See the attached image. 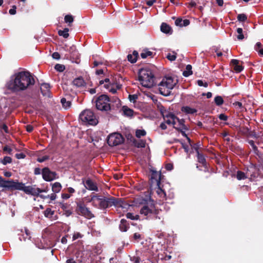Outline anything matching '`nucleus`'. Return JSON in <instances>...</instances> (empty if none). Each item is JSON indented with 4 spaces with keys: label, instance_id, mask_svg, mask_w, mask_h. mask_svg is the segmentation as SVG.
Listing matches in <instances>:
<instances>
[{
    "label": "nucleus",
    "instance_id": "f257e3e1",
    "mask_svg": "<svg viewBox=\"0 0 263 263\" xmlns=\"http://www.w3.org/2000/svg\"><path fill=\"white\" fill-rule=\"evenodd\" d=\"M35 81L28 71H21L14 75V79L7 83L8 89L13 91H23L34 84Z\"/></svg>",
    "mask_w": 263,
    "mask_h": 263
},
{
    "label": "nucleus",
    "instance_id": "f03ea898",
    "mask_svg": "<svg viewBox=\"0 0 263 263\" xmlns=\"http://www.w3.org/2000/svg\"><path fill=\"white\" fill-rule=\"evenodd\" d=\"M145 202L142 204L140 213L146 217L147 219H161L160 214L162 210L156 206L153 200H144Z\"/></svg>",
    "mask_w": 263,
    "mask_h": 263
},
{
    "label": "nucleus",
    "instance_id": "7ed1b4c3",
    "mask_svg": "<svg viewBox=\"0 0 263 263\" xmlns=\"http://www.w3.org/2000/svg\"><path fill=\"white\" fill-rule=\"evenodd\" d=\"M91 201L94 203L97 202L99 208L101 209H105L112 206L123 208L122 200L113 196L100 198L99 196L95 195L91 197Z\"/></svg>",
    "mask_w": 263,
    "mask_h": 263
},
{
    "label": "nucleus",
    "instance_id": "20e7f679",
    "mask_svg": "<svg viewBox=\"0 0 263 263\" xmlns=\"http://www.w3.org/2000/svg\"><path fill=\"white\" fill-rule=\"evenodd\" d=\"M151 174L149 179V185L151 190H156V193L161 198H165L166 193L161 185V181L163 179L164 176L160 172L151 170Z\"/></svg>",
    "mask_w": 263,
    "mask_h": 263
},
{
    "label": "nucleus",
    "instance_id": "39448f33",
    "mask_svg": "<svg viewBox=\"0 0 263 263\" xmlns=\"http://www.w3.org/2000/svg\"><path fill=\"white\" fill-rule=\"evenodd\" d=\"M138 79L141 85L145 88H151L155 84V77L152 71L148 69L142 68L140 70Z\"/></svg>",
    "mask_w": 263,
    "mask_h": 263
},
{
    "label": "nucleus",
    "instance_id": "423d86ee",
    "mask_svg": "<svg viewBox=\"0 0 263 263\" xmlns=\"http://www.w3.org/2000/svg\"><path fill=\"white\" fill-rule=\"evenodd\" d=\"M178 81L176 79L171 77L163 78L159 84L160 93L164 96H168L171 94L172 90L177 84Z\"/></svg>",
    "mask_w": 263,
    "mask_h": 263
},
{
    "label": "nucleus",
    "instance_id": "0eeeda50",
    "mask_svg": "<svg viewBox=\"0 0 263 263\" xmlns=\"http://www.w3.org/2000/svg\"><path fill=\"white\" fill-rule=\"evenodd\" d=\"M95 103L97 109L99 110L107 111L110 110V99L106 95L99 96Z\"/></svg>",
    "mask_w": 263,
    "mask_h": 263
},
{
    "label": "nucleus",
    "instance_id": "6e6552de",
    "mask_svg": "<svg viewBox=\"0 0 263 263\" xmlns=\"http://www.w3.org/2000/svg\"><path fill=\"white\" fill-rule=\"evenodd\" d=\"M79 118L82 122L89 125H96L98 123L95 114L90 109L84 110L80 114Z\"/></svg>",
    "mask_w": 263,
    "mask_h": 263
},
{
    "label": "nucleus",
    "instance_id": "1a4fd4ad",
    "mask_svg": "<svg viewBox=\"0 0 263 263\" xmlns=\"http://www.w3.org/2000/svg\"><path fill=\"white\" fill-rule=\"evenodd\" d=\"M123 136L118 133L109 134L107 137V143L110 146H117L124 142Z\"/></svg>",
    "mask_w": 263,
    "mask_h": 263
},
{
    "label": "nucleus",
    "instance_id": "9d476101",
    "mask_svg": "<svg viewBox=\"0 0 263 263\" xmlns=\"http://www.w3.org/2000/svg\"><path fill=\"white\" fill-rule=\"evenodd\" d=\"M77 213L80 215L83 216L88 219L94 217V215L88 208L86 207L83 201L77 202V207L76 208Z\"/></svg>",
    "mask_w": 263,
    "mask_h": 263
},
{
    "label": "nucleus",
    "instance_id": "9b49d317",
    "mask_svg": "<svg viewBox=\"0 0 263 263\" xmlns=\"http://www.w3.org/2000/svg\"><path fill=\"white\" fill-rule=\"evenodd\" d=\"M262 173L263 160L261 161H258V163L257 164H251V165L247 169V172L246 173L248 175H250L251 177H256V175Z\"/></svg>",
    "mask_w": 263,
    "mask_h": 263
},
{
    "label": "nucleus",
    "instance_id": "f8f14e48",
    "mask_svg": "<svg viewBox=\"0 0 263 263\" xmlns=\"http://www.w3.org/2000/svg\"><path fill=\"white\" fill-rule=\"evenodd\" d=\"M24 183L22 182H15L14 180H4L2 187L8 188L11 190H20L23 189Z\"/></svg>",
    "mask_w": 263,
    "mask_h": 263
},
{
    "label": "nucleus",
    "instance_id": "ddd939ff",
    "mask_svg": "<svg viewBox=\"0 0 263 263\" xmlns=\"http://www.w3.org/2000/svg\"><path fill=\"white\" fill-rule=\"evenodd\" d=\"M42 174L43 179L46 181H51L59 177L55 172L50 171L47 167L42 169Z\"/></svg>",
    "mask_w": 263,
    "mask_h": 263
},
{
    "label": "nucleus",
    "instance_id": "4468645a",
    "mask_svg": "<svg viewBox=\"0 0 263 263\" xmlns=\"http://www.w3.org/2000/svg\"><path fill=\"white\" fill-rule=\"evenodd\" d=\"M184 123L185 121L183 119H179L177 117L174 127L178 130H180L183 136L187 137L185 131L188 130L189 128Z\"/></svg>",
    "mask_w": 263,
    "mask_h": 263
},
{
    "label": "nucleus",
    "instance_id": "2eb2a0df",
    "mask_svg": "<svg viewBox=\"0 0 263 263\" xmlns=\"http://www.w3.org/2000/svg\"><path fill=\"white\" fill-rule=\"evenodd\" d=\"M26 194L31 195L34 196L39 195L41 193V189L35 188L32 186H25V184L23 186V190Z\"/></svg>",
    "mask_w": 263,
    "mask_h": 263
},
{
    "label": "nucleus",
    "instance_id": "dca6fc26",
    "mask_svg": "<svg viewBox=\"0 0 263 263\" xmlns=\"http://www.w3.org/2000/svg\"><path fill=\"white\" fill-rule=\"evenodd\" d=\"M82 182L85 187L88 190L98 191V188L97 184L93 182L90 178L85 180V178H82Z\"/></svg>",
    "mask_w": 263,
    "mask_h": 263
},
{
    "label": "nucleus",
    "instance_id": "f3484780",
    "mask_svg": "<svg viewBox=\"0 0 263 263\" xmlns=\"http://www.w3.org/2000/svg\"><path fill=\"white\" fill-rule=\"evenodd\" d=\"M163 119L166 123L168 124L174 125L177 117L171 113H167L166 112H162Z\"/></svg>",
    "mask_w": 263,
    "mask_h": 263
},
{
    "label": "nucleus",
    "instance_id": "a211bd4d",
    "mask_svg": "<svg viewBox=\"0 0 263 263\" xmlns=\"http://www.w3.org/2000/svg\"><path fill=\"white\" fill-rule=\"evenodd\" d=\"M239 63V61L236 59H233L231 62V64L233 66L234 70L237 73L241 72L243 69V67Z\"/></svg>",
    "mask_w": 263,
    "mask_h": 263
},
{
    "label": "nucleus",
    "instance_id": "6ab92c4d",
    "mask_svg": "<svg viewBox=\"0 0 263 263\" xmlns=\"http://www.w3.org/2000/svg\"><path fill=\"white\" fill-rule=\"evenodd\" d=\"M41 91L44 96L48 97L50 96V86L48 84H42L41 86Z\"/></svg>",
    "mask_w": 263,
    "mask_h": 263
},
{
    "label": "nucleus",
    "instance_id": "aec40b11",
    "mask_svg": "<svg viewBox=\"0 0 263 263\" xmlns=\"http://www.w3.org/2000/svg\"><path fill=\"white\" fill-rule=\"evenodd\" d=\"M196 153H197V157L198 161L201 163L202 166H206V162L204 156L199 151V149H194Z\"/></svg>",
    "mask_w": 263,
    "mask_h": 263
},
{
    "label": "nucleus",
    "instance_id": "412c9836",
    "mask_svg": "<svg viewBox=\"0 0 263 263\" xmlns=\"http://www.w3.org/2000/svg\"><path fill=\"white\" fill-rule=\"evenodd\" d=\"M129 228V224L125 219H122L120 221L119 229L122 232H126Z\"/></svg>",
    "mask_w": 263,
    "mask_h": 263
},
{
    "label": "nucleus",
    "instance_id": "4be33fe9",
    "mask_svg": "<svg viewBox=\"0 0 263 263\" xmlns=\"http://www.w3.org/2000/svg\"><path fill=\"white\" fill-rule=\"evenodd\" d=\"M161 31L166 34H171L173 32L172 28L165 23H162L161 25Z\"/></svg>",
    "mask_w": 263,
    "mask_h": 263
},
{
    "label": "nucleus",
    "instance_id": "5701e85b",
    "mask_svg": "<svg viewBox=\"0 0 263 263\" xmlns=\"http://www.w3.org/2000/svg\"><path fill=\"white\" fill-rule=\"evenodd\" d=\"M104 87L107 89L110 92L114 94L117 92V90L120 88L119 85H117L116 87H114V85L112 84H104Z\"/></svg>",
    "mask_w": 263,
    "mask_h": 263
},
{
    "label": "nucleus",
    "instance_id": "b1692460",
    "mask_svg": "<svg viewBox=\"0 0 263 263\" xmlns=\"http://www.w3.org/2000/svg\"><path fill=\"white\" fill-rule=\"evenodd\" d=\"M138 57V52L136 51H134L132 54H129L127 55V59L130 62L132 63H134L137 61Z\"/></svg>",
    "mask_w": 263,
    "mask_h": 263
},
{
    "label": "nucleus",
    "instance_id": "393cba45",
    "mask_svg": "<svg viewBox=\"0 0 263 263\" xmlns=\"http://www.w3.org/2000/svg\"><path fill=\"white\" fill-rule=\"evenodd\" d=\"M122 111L123 112V114L124 116L127 117H132L134 114V111L132 109L129 108L126 106H124L122 107Z\"/></svg>",
    "mask_w": 263,
    "mask_h": 263
},
{
    "label": "nucleus",
    "instance_id": "a878e982",
    "mask_svg": "<svg viewBox=\"0 0 263 263\" xmlns=\"http://www.w3.org/2000/svg\"><path fill=\"white\" fill-rule=\"evenodd\" d=\"M73 84L78 87H80L84 86L85 83L82 78H78L75 79L72 82Z\"/></svg>",
    "mask_w": 263,
    "mask_h": 263
},
{
    "label": "nucleus",
    "instance_id": "bb28decb",
    "mask_svg": "<svg viewBox=\"0 0 263 263\" xmlns=\"http://www.w3.org/2000/svg\"><path fill=\"white\" fill-rule=\"evenodd\" d=\"M181 111L187 114H193L197 112V110L196 109L191 108L189 106L182 107Z\"/></svg>",
    "mask_w": 263,
    "mask_h": 263
},
{
    "label": "nucleus",
    "instance_id": "cd10ccee",
    "mask_svg": "<svg viewBox=\"0 0 263 263\" xmlns=\"http://www.w3.org/2000/svg\"><path fill=\"white\" fill-rule=\"evenodd\" d=\"M143 238L142 235L139 233H135L133 236L130 237V240L134 242H139Z\"/></svg>",
    "mask_w": 263,
    "mask_h": 263
},
{
    "label": "nucleus",
    "instance_id": "c85d7f7f",
    "mask_svg": "<svg viewBox=\"0 0 263 263\" xmlns=\"http://www.w3.org/2000/svg\"><path fill=\"white\" fill-rule=\"evenodd\" d=\"M62 189V185L60 182H56L52 185V191L54 193H59Z\"/></svg>",
    "mask_w": 263,
    "mask_h": 263
},
{
    "label": "nucleus",
    "instance_id": "c756f323",
    "mask_svg": "<svg viewBox=\"0 0 263 263\" xmlns=\"http://www.w3.org/2000/svg\"><path fill=\"white\" fill-rule=\"evenodd\" d=\"M69 29L67 28H65L63 30H60L58 31V34L60 36H63L65 39L68 37L69 34L68 33Z\"/></svg>",
    "mask_w": 263,
    "mask_h": 263
},
{
    "label": "nucleus",
    "instance_id": "7c9ffc66",
    "mask_svg": "<svg viewBox=\"0 0 263 263\" xmlns=\"http://www.w3.org/2000/svg\"><path fill=\"white\" fill-rule=\"evenodd\" d=\"M140 55L142 59H145L148 57H152L153 53L151 51L145 49L142 51Z\"/></svg>",
    "mask_w": 263,
    "mask_h": 263
},
{
    "label": "nucleus",
    "instance_id": "2f4dec72",
    "mask_svg": "<svg viewBox=\"0 0 263 263\" xmlns=\"http://www.w3.org/2000/svg\"><path fill=\"white\" fill-rule=\"evenodd\" d=\"M61 102L62 104L63 107L65 109L69 108L71 105V102L70 101H67L66 99L64 98L61 100Z\"/></svg>",
    "mask_w": 263,
    "mask_h": 263
},
{
    "label": "nucleus",
    "instance_id": "473e14b6",
    "mask_svg": "<svg viewBox=\"0 0 263 263\" xmlns=\"http://www.w3.org/2000/svg\"><path fill=\"white\" fill-rule=\"evenodd\" d=\"M73 20L74 19L73 16L70 14H67L65 16L64 21L66 23L68 24L69 26H71V24L73 22Z\"/></svg>",
    "mask_w": 263,
    "mask_h": 263
},
{
    "label": "nucleus",
    "instance_id": "72a5a7b5",
    "mask_svg": "<svg viewBox=\"0 0 263 263\" xmlns=\"http://www.w3.org/2000/svg\"><path fill=\"white\" fill-rule=\"evenodd\" d=\"M192 66L187 65L186 66L185 70L183 72V75L185 77H188L192 74Z\"/></svg>",
    "mask_w": 263,
    "mask_h": 263
},
{
    "label": "nucleus",
    "instance_id": "f704fd0d",
    "mask_svg": "<svg viewBox=\"0 0 263 263\" xmlns=\"http://www.w3.org/2000/svg\"><path fill=\"white\" fill-rule=\"evenodd\" d=\"M144 150L145 151V154H143L141 156H138V158L143 159H147L148 160H149L151 158L150 149H144Z\"/></svg>",
    "mask_w": 263,
    "mask_h": 263
},
{
    "label": "nucleus",
    "instance_id": "c9c22d12",
    "mask_svg": "<svg viewBox=\"0 0 263 263\" xmlns=\"http://www.w3.org/2000/svg\"><path fill=\"white\" fill-rule=\"evenodd\" d=\"M44 216L46 217L51 218L53 215L54 214V211H52L51 209L47 208L46 209V210L44 212Z\"/></svg>",
    "mask_w": 263,
    "mask_h": 263
},
{
    "label": "nucleus",
    "instance_id": "e433bc0d",
    "mask_svg": "<svg viewBox=\"0 0 263 263\" xmlns=\"http://www.w3.org/2000/svg\"><path fill=\"white\" fill-rule=\"evenodd\" d=\"M138 148H149V146L146 141L143 140H140L137 143Z\"/></svg>",
    "mask_w": 263,
    "mask_h": 263
},
{
    "label": "nucleus",
    "instance_id": "4c0bfd02",
    "mask_svg": "<svg viewBox=\"0 0 263 263\" xmlns=\"http://www.w3.org/2000/svg\"><path fill=\"white\" fill-rule=\"evenodd\" d=\"M0 162L4 165H6L8 163H11L12 162V158L9 156H5L3 159L0 160Z\"/></svg>",
    "mask_w": 263,
    "mask_h": 263
},
{
    "label": "nucleus",
    "instance_id": "58836bf2",
    "mask_svg": "<svg viewBox=\"0 0 263 263\" xmlns=\"http://www.w3.org/2000/svg\"><path fill=\"white\" fill-rule=\"evenodd\" d=\"M237 33V38L239 40H242L244 39V35L243 34V31L242 28H238L236 30Z\"/></svg>",
    "mask_w": 263,
    "mask_h": 263
},
{
    "label": "nucleus",
    "instance_id": "ea45409f",
    "mask_svg": "<svg viewBox=\"0 0 263 263\" xmlns=\"http://www.w3.org/2000/svg\"><path fill=\"white\" fill-rule=\"evenodd\" d=\"M215 104L217 106H220L223 103V98L221 96H216L214 99Z\"/></svg>",
    "mask_w": 263,
    "mask_h": 263
},
{
    "label": "nucleus",
    "instance_id": "a19ab883",
    "mask_svg": "<svg viewBox=\"0 0 263 263\" xmlns=\"http://www.w3.org/2000/svg\"><path fill=\"white\" fill-rule=\"evenodd\" d=\"M146 135V132L144 129H137L136 131V136L138 138L144 136Z\"/></svg>",
    "mask_w": 263,
    "mask_h": 263
},
{
    "label": "nucleus",
    "instance_id": "79ce46f5",
    "mask_svg": "<svg viewBox=\"0 0 263 263\" xmlns=\"http://www.w3.org/2000/svg\"><path fill=\"white\" fill-rule=\"evenodd\" d=\"M166 58L168 60L174 61L176 59V53L174 52H173L172 53H168Z\"/></svg>",
    "mask_w": 263,
    "mask_h": 263
},
{
    "label": "nucleus",
    "instance_id": "37998d69",
    "mask_svg": "<svg viewBox=\"0 0 263 263\" xmlns=\"http://www.w3.org/2000/svg\"><path fill=\"white\" fill-rule=\"evenodd\" d=\"M236 177H237V179L239 180L244 179L247 178L245 173H243V172L240 171H238L237 172Z\"/></svg>",
    "mask_w": 263,
    "mask_h": 263
},
{
    "label": "nucleus",
    "instance_id": "c03bdc74",
    "mask_svg": "<svg viewBox=\"0 0 263 263\" xmlns=\"http://www.w3.org/2000/svg\"><path fill=\"white\" fill-rule=\"evenodd\" d=\"M54 68L56 70L59 72H63L65 69L64 65L60 64H56Z\"/></svg>",
    "mask_w": 263,
    "mask_h": 263
},
{
    "label": "nucleus",
    "instance_id": "a18cd8bd",
    "mask_svg": "<svg viewBox=\"0 0 263 263\" xmlns=\"http://www.w3.org/2000/svg\"><path fill=\"white\" fill-rule=\"evenodd\" d=\"M49 159V156L48 155H45L43 157H38L36 159L37 161L40 162V163H42V162H43L44 161H45L46 160H47Z\"/></svg>",
    "mask_w": 263,
    "mask_h": 263
},
{
    "label": "nucleus",
    "instance_id": "49530a36",
    "mask_svg": "<svg viewBox=\"0 0 263 263\" xmlns=\"http://www.w3.org/2000/svg\"><path fill=\"white\" fill-rule=\"evenodd\" d=\"M237 19L240 22H245L247 20V17L245 14H240L237 16Z\"/></svg>",
    "mask_w": 263,
    "mask_h": 263
},
{
    "label": "nucleus",
    "instance_id": "de8ad7c7",
    "mask_svg": "<svg viewBox=\"0 0 263 263\" xmlns=\"http://www.w3.org/2000/svg\"><path fill=\"white\" fill-rule=\"evenodd\" d=\"M15 157L18 159H24L26 155L24 153H17L15 154Z\"/></svg>",
    "mask_w": 263,
    "mask_h": 263
},
{
    "label": "nucleus",
    "instance_id": "09e8293b",
    "mask_svg": "<svg viewBox=\"0 0 263 263\" xmlns=\"http://www.w3.org/2000/svg\"><path fill=\"white\" fill-rule=\"evenodd\" d=\"M130 260L134 262V263H140L141 259L139 256H133L131 257Z\"/></svg>",
    "mask_w": 263,
    "mask_h": 263
},
{
    "label": "nucleus",
    "instance_id": "8fccbe9b",
    "mask_svg": "<svg viewBox=\"0 0 263 263\" xmlns=\"http://www.w3.org/2000/svg\"><path fill=\"white\" fill-rule=\"evenodd\" d=\"M16 7L14 5L12 7V8L9 10V13L11 14V15H14L16 14Z\"/></svg>",
    "mask_w": 263,
    "mask_h": 263
},
{
    "label": "nucleus",
    "instance_id": "3c124183",
    "mask_svg": "<svg viewBox=\"0 0 263 263\" xmlns=\"http://www.w3.org/2000/svg\"><path fill=\"white\" fill-rule=\"evenodd\" d=\"M82 235L81 233H80L79 232H77V233H74L72 236L73 240H76L77 239H78L79 238H82Z\"/></svg>",
    "mask_w": 263,
    "mask_h": 263
},
{
    "label": "nucleus",
    "instance_id": "603ef678",
    "mask_svg": "<svg viewBox=\"0 0 263 263\" xmlns=\"http://www.w3.org/2000/svg\"><path fill=\"white\" fill-rule=\"evenodd\" d=\"M175 25L178 26H182V20L181 18H178L175 21Z\"/></svg>",
    "mask_w": 263,
    "mask_h": 263
},
{
    "label": "nucleus",
    "instance_id": "864d4df0",
    "mask_svg": "<svg viewBox=\"0 0 263 263\" xmlns=\"http://www.w3.org/2000/svg\"><path fill=\"white\" fill-rule=\"evenodd\" d=\"M0 128L4 130V132L6 133H9V130H8V126L5 124H2L1 126H0Z\"/></svg>",
    "mask_w": 263,
    "mask_h": 263
},
{
    "label": "nucleus",
    "instance_id": "5fc2aeb1",
    "mask_svg": "<svg viewBox=\"0 0 263 263\" xmlns=\"http://www.w3.org/2000/svg\"><path fill=\"white\" fill-rule=\"evenodd\" d=\"M197 84L200 86H203L205 87H206L208 86V85L207 83H205L204 84L202 80H199L197 81Z\"/></svg>",
    "mask_w": 263,
    "mask_h": 263
},
{
    "label": "nucleus",
    "instance_id": "6e6d98bb",
    "mask_svg": "<svg viewBox=\"0 0 263 263\" xmlns=\"http://www.w3.org/2000/svg\"><path fill=\"white\" fill-rule=\"evenodd\" d=\"M219 118L220 120L223 121H227L228 120V117L223 114H220L219 116Z\"/></svg>",
    "mask_w": 263,
    "mask_h": 263
},
{
    "label": "nucleus",
    "instance_id": "4d7b16f0",
    "mask_svg": "<svg viewBox=\"0 0 263 263\" xmlns=\"http://www.w3.org/2000/svg\"><path fill=\"white\" fill-rule=\"evenodd\" d=\"M52 57L53 59L56 60H59L60 58V55L57 52H53L52 54Z\"/></svg>",
    "mask_w": 263,
    "mask_h": 263
},
{
    "label": "nucleus",
    "instance_id": "13d9d810",
    "mask_svg": "<svg viewBox=\"0 0 263 263\" xmlns=\"http://www.w3.org/2000/svg\"><path fill=\"white\" fill-rule=\"evenodd\" d=\"M262 47V45L260 42H257L256 45H255L254 49L255 50L257 51L258 50H259L261 49Z\"/></svg>",
    "mask_w": 263,
    "mask_h": 263
},
{
    "label": "nucleus",
    "instance_id": "bf43d9fd",
    "mask_svg": "<svg viewBox=\"0 0 263 263\" xmlns=\"http://www.w3.org/2000/svg\"><path fill=\"white\" fill-rule=\"evenodd\" d=\"M123 177V174H114V178L116 180H119L120 179H121Z\"/></svg>",
    "mask_w": 263,
    "mask_h": 263
},
{
    "label": "nucleus",
    "instance_id": "052dcab7",
    "mask_svg": "<svg viewBox=\"0 0 263 263\" xmlns=\"http://www.w3.org/2000/svg\"><path fill=\"white\" fill-rule=\"evenodd\" d=\"M165 168L167 171H171L173 168V165L172 163H167L165 165Z\"/></svg>",
    "mask_w": 263,
    "mask_h": 263
},
{
    "label": "nucleus",
    "instance_id": "680f3d73",
    "mask_svg": "<svg viewBox=\"0 0 263 263\" xmlns=\"http://www.w3.org/2000/svg\"><path fill=\"white\" fill-rule=\"evenodd\" d=\"M126 217L128 219H130L132 220H134V215L132 213H127L126 214Z\"/></svg>",
    "mask_w": 263,
    "mask_h": 263
},
{
    "label": "nucleus",
    "instance_id": "e2e57ef3",
    "mask_svg": "<svg viewBox=\"0 0 263 263\" xmlns=\"http://www.w3.org/2000/svg\"><path fill=\"white\" fill-rule=\"evenodd\" d=\"M61 208L64 210L65 211L67 210L68 206V204L67 203H60Z\"/></svg>",
    "mask_w": 263,
    "mask_h": 263
},
{
    "label": "nucleus",
    "instance_id": "0e129e2a",
    "mask_svg": "<svg viewBox=\"0 0 263 263\" xmlns=\"http://www.w3.org/2000/svg\"><path fill=\"white\" fill-rule=\"evenodd\" d=\"M105 83V84H110L109 82V79L108 78H106L104 80H101L99 82L100 85H102Z\"/></svg>",
    "mask_w": 263,
    "mask_h": 263
},
{
    "label": "nucleus",
    "instance_id": "69168bd1",
    "mask_svg": "<svg viewBox=\"0 0 263 263\" xmlns=\"http://www.w3.org/2000/svg\"><path fill=\"white\" fill-rule=\"evenodd\" d=\"M41 173V170L40 168L36 167L34 168V175H40Z\"/></svg>",
    "mask_w": 263,
    "mask_h": 263
},
{
    "label": "nucleus",
    "instance_id": "338daca9",
    "mask_svg": "<svg viewBox=\"0 0 263 263\" xmlns=\"http://www.w3.org/2000/svg\"><path fill=\"white\" fill-rule=\"evenodd\" d=\"M189 7L192 8L195 7L196 6V3L194 1L192 0L189 4H188Z\"/></svg>",
    "mask_w": 263,
    "mask_h": 263
},
{
    "label": "nucleus",
    "instance_id": "774afa93",
    "mask_svg": "<svg viewBox=\"0 0 263 263\" xmlns=\"http://www.w3.org/2000/svg\"><path fill=\"white\" fill-rule=\"evenodd\" d=\"M62 198L64 199H67L70 198V195L67 193H63L62 194Z\"/></svg>",
    "mask_w": 263,
    "mask_h": 263
}]
</instances>
